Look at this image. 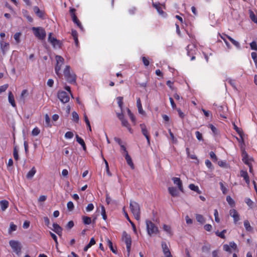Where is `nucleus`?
<instances>
[{"instance_id": "f257e3e1", "label": "nucleus", "mask_w": 257, "mask_h": 257, "mask_svg": "<svg viewBox=\"0 0 257 257\" xmlns=\"http://www.w3.org/2000/svg\"><path fill=\"white\" fill-rule=\"evenodd\" d=\"M69 65H66L63 70V75L66 80L69 83L76 84V75L70 70Z\"/></svg>"}, {"instance_id": "f03ea898", "label": "nucleus", "mask_w": 257, "mask_h": 257, "mask_svg": "<svg viewBox=\"0 0 257 257\" xmlns=\"http://www.w3.org/2000/svg\"><path fill=\"white\" fill-rule=\"evenodd\" d=\"M130 208L135 219L137 220H139L140 219L141 214L139 204L135 201H131L130 203Z\"/></svg>"}, {"instance_id": "7ed1b4c3", "label": "nucleus", "mask_w": 257, "mask_h": 257, "mask_svg": "<svg viewBox=\"0 0 257 257\" xmlns=\"http://www.w3.org/2000/svg\"><path fill=\"white\" fill-rule=\"evenodd\" d=\"M55 59L56 64L55 66V71L57 76L60 78L62 77L61 69L62 66L64 64V59L62 56L59 55H56Z\"/></svg>"}, {"instance_id": "20e7f679", "label": "nucleus", "mask_w": 257, "mask_h": 257, "mask_svg": "<svg viewBox=\"0 0 257 257\" xmlns=\"http://www.w3.org/2000/svg\"><path fill=\"white\" fill-rule=\"evenodd\" d=\"M146 223L147 232L150 236H152L153 234H157L159 233V230L158 227L151 221L147 220Z\"/></svg>"}, {"instance_id": "39448f33", "label": "nucleus", "mask_w": 257, "mask_h": 257, "mask_svg": "<svg viewBox=\"0 0 257 257\" xmlns=\"http://www.w3.org/2000/svg\"><path fill=\"white\" fill-rule=\"evenodd\" d=\"M32 30L36 37L39 40H43L45 39L46 33L45 29L42 27H33Z\"/></svg>"}, {"instance_id": "423d86ee", "label": "nucleus", "mask_w": 257, "mask_h": 257, "mask_svg": "<svg viewBox=\"0 0 257 257\" xmlns=\"http://www.w3.org/2000/svg\"><path fill=\"white\" fill-rule=\"evenodd\" d=\"M214 105L216 106V111L219 114L220 116L223 118H226V113L228 110L227 106L225 105H217L214 104Z\"/></svg>"}, {"instance_id": "0eeeda50", "label": "nucleus", "mask_w": 257, "mask_h": 257, "mask_svg": "<svg viewBox=\"0 0 257 257\" xmlns=\"http://www.w3.org/2000/svg\"><path fill=\"white\" fill-rule=\"evenodd\" d=\"M9 244L13 251L19 255L21 251V243L18 241L11 240L9 241Z\"/></svg>"}, {"instance_id": "6e6552de", "label": "nucleus", "mask_w": 257, "mask_h": 257, "mask_svg": "<svg viewBox=\"0 0 257 257\" xmlns=\"http://www.w3.org/2000/svg\"><path fill=\"white\" fill-rule=\"evenodd\" d=\"M76 10L74 8H71L70 10V14L72 20V21L74 23H75L78 27L81 30H83V28L82 25H81V23L77 18L76 15H75Z\"/></svg>"}, {"instance_id": "1a4fd4ad", "label": "nucleus", "mask_w": 257, "mask_h": 257, "mask_svg": "<svg viewBox=\"0 0 257 257\" xmlns=\"http://www.w3.org/2000/svg\"><path fill=\"white\" fill-rule=\"evenodd\" d=\"M122 237L126 244V249L128 253H130L132 245V239L130 235L127 234L125 231L122 234Z\"/></svg>"}, {"instance_id": "9d476101", "label": "nucleus", "mask_w": 257, "mask_h": 257, "mask_svg": "<svg viewBox=\"0 0 257 257\" xmlns=\"http://www.w3.org/2000/svg\"><path fill=\"white\" fill-rule=\"evenodd\" d=\"M57 96L62 103H67L69 101L70 97L68 94L64 91H59Z\"/></svg>"}, {"instance_id": "9b49d317", "label": "nucleus", "mask_w": 257, "mask_h": 257, "mask_svg": "<svg viewBox=\"0 0 257 257\" xmlns=\"http://www.w3.org/2000/svg\"><path fill=\"white\" fill-rule=\"evenodd\" d=\"M188 56L191 57V60H194L195 59L194 55L196 53V48L194 45H188L186 47Z\"/></svg>"}, {"instance_id": "f8f14e48", "label": "nucleus", "mask_w": 257, "mask_h": 257, "mask_svg": "<svg viewBox=\"0 0 257 257\" xmlns=\"http://www.w3.org/2000/svg\"><path fill=\"white\" fill-rule=\"evenodd\" d=\"M140 126L141 129L142 133L146 138V139L147 140L148 144L149 145H150V138L149 133L148 130L147 129L146 124L145 123H141L140 124Z\"/></svg>"}, {"instance_id": "ddd939ff", "label": "nucleus", "mask_w": 257, "mask_h": 257, "mask_svg": "<svg viewBox=\"0 0 257 257\" xmlns=\"http://www.w3.org/2000/svg\"><path fill=\"white\" fill-rule=\"evenodd\" d=\"M161 245L165 257H173L167 243L166 242L162 241Z\"/></svg>"}, {"instance_id": "4468645a", "label": "nucleus", "mask_w": 257, "mask_h": 257, "mask_svg": "<svg viewBox=\"0 0 257 257\" xmlns=\"http://www.w3.org/2000/svg\"><path fill=\"white\" fill-rule=\"evenodd\" d=\"M230 216L233 218L234 223H236L239 220L240 217L237 211L233 209H231L229 212Z\"/></svg>"}, {"instance_id": "2eb2a0df", "label": "nucleus", "mask_w": 257, "mask_h": 257, "mask_svg": "<svg viewBox=\"0 0 257 257\" xmlns=\"http://www.w3.org/2000/svg\"><path fill=\"white\" fill-rule=\"evenodd\" d=\"M172 180L173 181L174 184L178 186L179 190H180L181 192H183L182 182L180 178L178 177H173L172 178Z\"/></svg>"}, {"instance_id": "dca6fc26", "label": "nucleus", "mask_w": 257, "mask_h": 257, "mask_svg": "<svg viewBox=\"0 0 257 257\" xmlns=\"http://www.w3.org/2000/svg\"><path fill=\"white\" fill-rule=\"evenodd\" d=\"M33 11L36 15L40 18L44 19L45 13L43 11H41L38 7L35 6L33 7Z\"/></svg>"}, {"instance_id": "f3484780", "label": "nucleus", "mask_w": 257, "mask_h": 257, "mask_svg": "<svg viewBox=\"0 0 257 257\" xmlns=\"http://www.w3.org/2000/svg\"><path fill=\"white\" fill-rule=\"evenodd\" d=\"M53 230L58 235L61 236L62 233V228L59 224L56 223H54L53 224Z\"/></svg>"}, {"instance_id": "a211bd4d", "label": "nucleus", "mask_w": 257, "mask_h": 257, "mask_svg": "<svg viewBox=\"0 0 257 257\" xmlns=\"http://www.w3.org/2000/svg\"><path fill=\"white\" fill-rule=\"evenodd\" d=\"M240 175L245 180L246 183L249 185L250 183L249 177L246 171L241 170L240 171Z\"/></svg>"}, {"instance_id": "6ab92c4d", "label": "nucleus", "mask_w": 257, "mask_h": 257, "mask_svg": "<svg viewBox=\"0 0 257 257\" xmlns=\"http://www.w3.org/2000/svg\"><path fill=\"white\" fill-rule=\"evenodd\" d=\"M8 100L9 103L13 107H16V104L14 96L12 91H9L8 93Z\"/></svg>"}, {"instance_id": "aec40b11", "label": "nucleus", "mask_w": 257, "mask_h": 257, "mask_svg": "<svg viewBox=\"0 0 257 257\" xmlns=\"http://www.w3.org/2000/svg\"><path fill=\"white\" fill-rule=\"evenodd\" d=\"M137 106L138 107L139 113L144 115L145 114V112L143 109L141 99L139 97L137 98Z\"/></svg>"}, {"instance_id": "412c9836", "label": "nucleus", "mask_w": 257, "mask_h": 257, "mask_svg": "<svg viewBox=\"0 0 257 257\" xmlns=\"http://www.w3.org/2000/svg\"><path fill=\"white\" fill-rule=\"evenodd\" d=\"M1 48L3 54L5 53V52L9 49V44L4 41H1Z\"/></svg>"}, {"instance_id": "4be33fe9", "label": "nucleus", "mask_w": 257, "mask_h": 257, "mask_svg": "<svg viewBox=\"0 0 257 257\" xmlns=\"http://www.w3.org/2000/svg\"><path fill=\"white\" fill-rule=\"evenodd\" d=\"M231 43L234 45L237 48L239 49L240 48V44L238 42L234 40L232 38L227 35H224Z\"/></svg>"}, {"instance_id": "5701e85b", "label": "nucleus", "mask_w": 257, "mask_h": 257, "mask_svg": "<svg viewBox=\"0 0 257 257\" xmlns=\"http://www.w3.org/2000/svg\"><path fill=\"white\" fill-rule=\"evenodd\" d=\"M125 159L126 160V161L127 162V164L132 168H134V165L133 164V162L132 161V158L131 156L128 155V153H126L125 154Z\"/></svg>"}, {"instance_id": "b1692460", "label": "nucleus", "mask_w": 257, "mask_h": 257, "mask_svg": "<svg viewBox=\"0 0 257 257\" xmlns=\"http://www.w3.org/2000/svg\"><path fill=\"white\" fill-rule=\"evenodd\" d=\"M153 6L157 10L159 14L163 16L165 13L163 11L160 3H153Z\"/></svg>"}, {"instance_id": "393cba45", "label": "nucleus", "mask_w": 257, "mask_h": 257, "mask_svg": "<svg viewBox=\"0 0 257 257\" xmlns=\"http://www.w3.org/2000/svg\"><path fill=\"white\" fill-rule=\"evenodd\" d=\"M36 173V170L35 167H33L26 175V177L28 179H32Z\"/></svg>"}, {"instance_id": "a878e982", "label": "nucleus", "mask_w": 257, "mask_h": 257, "mask_svg": "<svg viewBox=\"0 0 257 257\" xmlns=\"http://www.w3.org/2000/svg\"><path fill=\"white\" fill-rule=\"evenodd\" d=\"M9 203L6 200L0 201V205L3 211H5L9 207Z\"/></svg>"}, {"instance_id": "bb28decb", "label": "nucleus", "mask_w": 257, "mask_h": 257, "mask_svg": "<svg viewBox=\"0 0 257 257\" xmlns=\"http://www.w3.org/2000/svg\"><path fill=\"white\" fill-rule=\"evenodd\" d=\"M123 211H124V213L125 217H126V219L129 221V223H131V225H132V226L133 227L134 231L136 232H137V229H136L135 224H134V223L133 222H132L131 221V220L130 219V217H129V216L128 215V214L127 213V212H125L124 208H123Z\"/></svg>"}, {"instance_id": "cd10ccee", "label": "nucleus", "mask_w": 257, "mask_h": 257, "mask_svg": "<svg viewBox=\"0 0 257 257\" xmlns=\"http://www.w3.org/2000/svg\"><path fill=\"white\" fill-rule=\"evenodd\" d=\"M169 193L173 197L178 196V191L176 188L173 187H170L168 188Z\"/></svg>"}, {"instance_id": "c85d7f7f", "label": "nucleus", "mask_w": 257, "mask_h": 257, "mask_svg": "<svg viewBox=\"0 0 257 257\" xmlns=\"http://www.w3.org/2000/svg\"><path fill=\"white\" fill-rule=\"evenodd\" d=\"M76 141L82 147L83 150H85L86 149L85 144L84 143V140L80 137L78 136V135L76 136Z\"/></svg>"}, {"instance_id": "c756f323", "label": "nucleus", "mask_w": 257, "mask_h": 257, "mask_svg": "<svg viewBox=\"0 0 257 257\" xmlns=\"http://www.w3.org/2000/svg\"><path fill=\"white\" fill-rule=\"evenodd\" d=\"M163 228L165 231H166L169 235L172 236L173 232L172 231L171 227L170 225L167 224H164Z\"/></svg>"}, {"instance_id": "7c9ffc66", "label": "nucleus", "mask_w": 257, "mask_h": 257, "mask_svg": "<svg viewBox=\"0 0 257 257\" xmlns=\"http://www.w3.org/2000/svg\"><path fill=\"white\" fill-rule=\"evenodd\" d=\"M189 188L190 190H193V191L197 192L198 194H201V191L199 190V188L198 186H196V185H195L193 184H190L189 185Z\"/></svg>"}, {"instance_id": "2f4dec72", "label": "nucleus", "mask_w": 257, "mask_h": 257, "mask_svg": "<svg viewBox=\"0 0 257 257\" xmlns=\"http://www.w3.org/2000/svg\"><path fill=\"white\" fill-rule=\"evenodd\" d=\"M107 245L111 250V251L114 254L117 253V251L116 249H114L113 246L112 242V241L109 240V239H107Z\"/></svg>"}, {"instance_id": "473e14b6", "label": "nucleus", "mask_w": 257, "mask_h": 257, "mask_svg": "<svg viewBox=\"0 0 257 257\" xmlns=\"http://www.w3.org/2000/svg\"><path fill=\"white\" fill-rule=\"evenodd\" d=\"M82 222L85 225H89L91 223V218L90 217L83 216L82 217Z\"/></svg>"}, {"instance_id": "72a5a7b5", "label": "nucleus", "mask_w": 257, "mask_h": 257, "mask_svg": "<svg viewBox=\"0 0 257 257\" xmlns=\"http://www.w3.org/2000/svg\"><path fill=\"white\" fill-rule=\"evenodd\" d=\"M196 220L198 222H199L201 224H203L205 222V218H204L203 215H202L201 214H196Z\"/></svg>"}, {"instance_id": "f704fd0d", "label": "nucleus", "mask_w": 257, "mask_h": 257, "mask_svg": "<svg viewBox=\"0 0 257 257\" xmlns=\"http://www.w3.org/2000/svg\"><path fill=\"white\" fill-rule=\"evenodd\" d=\"M13 156L15 161H18L19 159V156L18 153V149L17 146H15L14 147Z\"/></svg>"}, {"instance_id": "c9c22d12", "label": "nucleus", "mask_w": 257, "mask_h": 257, "mask_svg": "<svg viewBox=\"0 0 257 257\" xmlns=\"http://www.w3.org/2000/svg\"><path fill=\"white\" fill-rule=\"evenodd\" d=\"M127 112L131 121L134 123V124H136V117L134 114L131 112L129 108L127 109Z\"/></svg>"}, {"instance_id": "e433bc0d", "label": "nucleus", "mask_w": 257, "mask_h": 257, "mask_svg": "<svg viewBox=\"0 0 257 257\" xmlns=\"http://www.w3.org/2000/svg\"><path fill=\"white\" fill-rule=\"evenodd\" d=\"M249 17L252 21H253L254 23L257 24V17L254 14V13L251 11H249Z\"/></svg>"}, {"instance_id": "4c0bfd02", "label": "nucleus", "mask_w": 257, "mask_h": 257, "mask_svg": "<svg viewBox=\"0 0 257 257\" xmlns=\"http://www.w3.org/2000/svg\"><path fill=\"white\" fill-rule=\"evenodd\" d=\"M244 226L247 231H250L252 230V227L248 220H246L244 221Z\"/></svg>"}, {"instance_id": "58836bf2", "label": "nucleus", "mask_w": 257, "mask_h": 257, "mask_svg": "<svg viewBox=\"0 0 257 257\" xmlns=\"http://www.w3.org/2000/svg\"><path fill=\"white\" fill-rule=\"evenodd\" d=\"M233 128L234 130H235V131L236 132V133L240 136H241L242 134H243V132L242 131V130L239 127H238L237 126V125L235 124V123H233Z\"/></svg>"}, {"instance_id": "ea45409f", "label": "nucleus", "mask_w": 257, "mask_h": 257, "mask_svg": "<svg viewBox=\"0 0 257 257\" xmlns=\"http://www.w3.org/2000/svg\"><path fill=\"white\" fill-rule=\"evenodd\" d=\"M72 119L76 122H77L79 120V116L77 113L75 111H73L72 113Z\"/></svg>"}, {"instance_id": "a19ab883", "label": "nucleus", "mask_w": 257, "mask_h": 257, "mask_svg": "<svg viewBox=\"0 0 257 257\" xmlns=\"http://www.w3.org/2000/svg\"><path fill=\"white\" fill-rule=\"evenodd\" d=\"M220 189L222 191V192L223 194H226L227 192V188L224 186V184L222 182H220L219 183Z\"/></svg>"}, {"instance_id": "79ce46f5", "label": "nucleus", "mask_w": 257, "mask_h": 257, "mask_svg": "<svg viewBox=\"0 0 257 257\" xmlns=\"http://www.w3.org/2000/svg\"><path fill=\"white\" fill-rule=\"evenodd\" d=\"M84 118L85 122L87 127H88L89 131L90 132H91V127L90 122L88 119L87 115L85 114L84 115Z\"/></svg>"}, {"instance_id": "37998d69", "label": "nucleus", "mask_w": 257, "mask_h": 257, "mask_svg": "<svg viewBox=\"0 0 257 257\" xmlns=\"http://www.w3.org/2000/svg\"><path fill=\"white\" fill-rule=\"evenodd\" d=\"M53 34L52 33H50L48 35V40L49 43L51 44L53 43L56 40V38L52 36Z\"/></svg>"}, {"instance_id": "c03bdc74", "label": "nucleus", "mask_w": 257, "mask_h": 257, "mask_svg": "<svg viewBox=\"0 0 257 257\" xmlns=\"http://www.w3.org/2000/svg\"><path fill=\"white\" fill-rule=\"evenodd\" d=\"M208 127L211 129L212 132L214 135H216L218 133V130L212 124H209Z\"/></svg>"}, {"instance_id": "a18cd8bd", "label": "nucleus", "mask_w": 257, "mask_h": 257, "mask_svg": "<svg viewBox=\"0 0 257 257\" xmlns=\"http://www.w3.org/2000/svg\"><path fill=\"white\" fill-rule=\"evenodd\" d=\"M45 122L47 126L51 127V124L50 123V118L48 114L45 115Z\"/></svg>"}, {"instance_id": "49530a36", "label": "nucleus", "mask_w": 257, "mask_h": 257, "mask_svg": "<svg viewBox=\"0 0 257 257\" xmlns=\"http://www.w3.org/2000/svg\"><path fill=\"white\" fill-rule=\"evenodd\" d=\"M40 129L37 127H35V128H33V130L32 131V135L34 136H38L40 134Z\"/></svg>"}, {"instance_id": "de8ad7c7", "label": "nucleus", "mask_w": 257, "mask_h": 257, "mask_svg": "<svg viewBox=\"0 0 257 257\" xmlns=\"http://www.w3.org/2000/svg\"><path fill=\"white\" fill-rule=\"evenodd\" d=\"M210 157L212 160L215 162L217 161V158L214 152L211 151L209 153Z\"/></svg>"}, {"instance_id": "09e8293b", "label": "nucleus", "mask_w": 257, "mask_h": 257, "mask_svg": "<svg viewBox=\"0 0 257 257\" xmlns=\"http://www.w3.org/2000/svg\"><path fill=\"white\" fill-rule=\"evenodd\" d=\"M28 90L27 89L23 90L22 91V93L21 94L20 99L21 100H22L23 102H24L25 101V97H24V96H25V95H28Z\"/></svg>"}, {"instance_id": "8fccbe9b", "label": "nucleus", "mask_w": 257, "mask_h": 257, "mask_svg": "<svg viewBox=\"0 0 257 257\" xmlns=\"http://www.w3.org/2000/svg\"><path fill=\"white\" fill-rule=\"evenodd\" d=\"M117 101V104L120 108L122 107L123 105V97L121 96H118L116 98Z\"/></svg>"}, {"instance_id": "3c124183", "label": "nucleus", "mask_w": 257, "mask_h": 257, "mask_svg": "<svg viewBox=\"0 0 257 257\" xmlns=\"http://www.w3.org/2000/svg\"><path fill=\"white\" fill-rule=\"evenodd\" d=\"M51 44L53 45V46L54 47H58L59 48H60L61 46V45H62L60 41L57 40V39H56V41L55 42H54L53 43H52Z\"/></svg>"}, {"instance_id": "603ef678", "label": "nucleus", "mask_w": 257, "mask_h": 257, "mask_svg": "<svg viewBox=\"0 0 257 257\" xmlns=\"http://www.w3.org/2000/svg\"><path fill=\"white\" fill-rule=\"evenodd\" d=\"M101 209V215L102 216V218L104 220H106L107 219V215L106 214L105 208L103 206H102Z\"/></svg>"}, {"instance_id": "864d4df0", "label": "nucleus", "mask_w": 257, "mask_h": 257, "mask_svg": "<svg viewBox=\"0 0 257 257\" xmlns=\"http://www.w3.org/2000/svg\"><path fill=\"white\" fill-rule=\"evenodd\" d=\"M245 202L246 204L250 208H252L253 205V201L249 198H246L245 199Z\"/></svg>"}, {"instance_id": "5fc2aeb1", "label": "nucleus", "mask_w": 257, "mask_h": 257, "mask_svg": "<svg viewBox=\"0 0 257 257\" xmlns=\"http://www.w3.org/2000/svg\"><path fill=\"white\" fill-rule=\"evenodd\" d=\"M214 215L215 218V221L216 222L219 223L220 222V219L218 216V212L217 209H215L214 210Z\"/></svg>"}, {"instance_id": "6e6d98bb", "label": "nucleus", "mask_w": 257, "mask_h": 257, "mask_svg": "<svg viewBox=\"0 0 257 257\" xmlns=\"http://www.w3.org/2000/svg\"><path fill=\"white\" fill-rule=\"evenodd\" d=\"M21 35V33L17 32V33H15L14 36V38L15 40L16 41V42L18 43H19L20 41V38Z\"/></svg>"}, {"instance_id": "4d7b16f0", "label": "nucleus", "mask_w": 257, "mask_h": 257, "mask_svg": "<svg viewBox=\"0 0 257 257\" xmlns=\"http://www.w3.org/2000/svg\"><path fill=\"white\" fill-rule=\"evenodd\" d=\"M224 35V34H223V35H220V37L223 40V41L224 42V43L226 44L227 48H230V45L229 43H228V42L226 40V39L225 38L226 37Z\"/></svg>"}, {"instance_id": "13d9d810", "label": "nucleus", "mask_w": 257, "mask_h": 257, "mask_svg": "<svg viewBox=\"0 0 257 257\" xmlns=\"http://www.w3.org/2000/svg\"><path fill=\"white\" fill-rule=\"evenodd\" d=\"M17 228V225H15L13 222H11L9 231L11 232V231H15V230H16Z\"/></svg>"}, {"instance_id": "bf43d9fd", "label": "nucleus", "mask_w": 257, "mask_h": 257, "mask_svg": "<svg viewBox=\"0 0 257 257\" xmlns=\"http://www.w3.org/2000/svg\"><path fill=\"white\" fill-rule=\"evenodd\" d=\"M94 209V205L92 203H89L86 207V210L87 212L91 211Z\"/></svg>"}, {"instance_id": "052dcab7", "label": "nucleus", "mask_w": 257, "mask_h": 257, "mask_svg": "<svg viewBox=\"0 0 257 257\" xmlns=\"http://www.w3.org/2000/svg\"><path fill=\"white\" fill-rule=\"evenodd\" d=\"M73 133L72 132H67L65 134V137L66 139H72L73 137Z\"/></svg>"}, {"instance_id": "680f3d73", "label": "nucleus", "mask_w": 257, "mask_h": 257, "mask_svg": "<svg viewBox=\"0 0 257 257\" xmlns=\"http://www.w3.org/2000/svg\"><path fill=\"white\" fill-rule=\"evenodd\" d=\"M251 58L253 59L255 65H257V54L255 52H252L251 53Z\"/></svg>"}, {"instance_id": "e2e57ef3", "label": "nucleus", "mask_w": 257, "mask_h": 257, "mask_svg": "<svg viewBox=\"0 0 257 257\" xmlns=\"http://www.w3.org/2000/svg\"><path fill=\"white\" fill-rule=\"evenodd\" d=\"M250 47L251 50H257V45L255 41H252L250 43Z\"/></svg>"}, {"instance_id": "0e129e2a", "label": "nucleus", "mask_w": 257, "mask_h": 257, "mask_svg": "<svg viewBox=\"0 0 257 257\" xmlns=\"http://www.w3.org/2000/svg\"><path fill=\"white\" fill-rule=\"evenodd\" d=\"M67 207L69 210H72L74 208V204L72 201H69L67 204Z\"/></svg>"}, {"instance_id": "69168bd1", "label": "nucleus", "mask_w": 257, "mask_h": 257, "mask_svg": "<svg viewBox=\"0 0 257 257\" xmlns=\"http://www.w3.org/2000/svg\"><path fill=\"white\" fill-rule=\"evenodd\" d=\"M142 61L145 66H148L149 65L150 62L146 57L144 56L142 57Z\"/></svg>"}, {"instance_id": "338daca9", "label": "nucleus", "mask_w": 257, "mask_h": 257, "mask_svg": "<svg viewBox=\"0 0 257 257\" xmlns=\"http://www.w3.org/2000/svg\"><path fill=\"white\" fill-rule=\"evenodd\" d=\"M242 161L246 165H249L250 164H251V159H249L248 157L245 158H242Z\"/></svg>"}, {"instance_id": "774afa93", "label": "nucleus", "mask_w": 257, "mask_h": 257, "mask_svg": "<svg viewBox=\"0 0 257 257\" xmlns=\"http://www.w3.org/2000/svg\"><path fill=\"white\" fill-rule=\"evenodd\" d=\"M195 135H196V138L199 140V141H201L203 140V138H202V135L201 133H200L199 131H196L195 132Z\"/></svg>"}]
</instances>
